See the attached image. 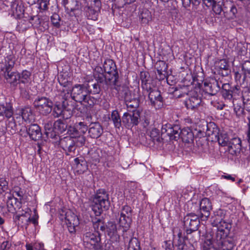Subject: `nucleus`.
I'll return each instance as SVG.
<instances>
[{"instance_id":"0e129e2a","label":"nucleus","mask_w":250,"mask_h":250,"mask_svg":"<svg viewBox=\"0 0 250 250\" xmlns=\"http://www.w3.org/2000/svg\"><path fill=\"white\" fill-rule=\"evenodd\" d=\"M173 236L174 237V240L175 241L178 238V243L177 244H179L181 243H185L184 238L182 236V233L181 231H179L177 233V234H176V231H174L173 232Z\"/></svg>"},{"instance_id":"cd10ccee","label":"nucleus","mask_w":250,"mask_h":250,"mask_svg":"<svg viewBox=\"0 0 250 250\" xmlns=\"http://www.w3.org/2000/svg\"><path fill=\"white\" fill-rule=\"evenodd\" d=\"M94 77L97 83H103L105 82L107 85H112L116 81H112V78L107 74L93 73Z\"/></svg>"},{"instance_id":"49530a36","label":"nucleus","mask_w":250,"mask_h":250,"mask_svg":"<svg viewBox=\"0 0 250 250\" xmlns=\"http://www.w3.org/2000/svg\"><path fill=\"white\" fill-rule=\"evenodd\" d=\"M17 125L14 119L12 117L10 119H7V123L6 124L7 129H10L9 131L11 134H15L16 132Z\"/></svg>"},{"instance_id":"a878e982","label":"nucleus","mask_w":250,"mask_h":250,"mask_svg":"<svg viewBox=\"0 0 250 250\" xmlns=\"http://www.w3.org/2000/svg\"><path fill=\"white\" fill-rule=\"evenodd\" d=\"M52 115L54 118L62 117L64 119H67L70 117V113L69 115L65 116V113L67 112L62 105L60 104H56L52 109Z\"/></svg>"},{"instance_id":"69168bd1","label":"nucleus","mask_w":250,"mask_h":250,"mask_svg":"<svg viewBox=\"0 0 250 250\" xmlns=\"http://www.w3.org/2000/svg\"><path fill=\"white\" fill-rule=\"evenodd\" d=\"M211 7H212V10L214 14L216 15H221V12H222V8L220 4H217L216 2Z\"/></svg>"},{"instance_id":"603ef678","label":"nucleus","mask_w":250,"mask_h":250,"mask_svg":"<svg viewBox=\"0 0 250 250\" xmlns=\"http://www.w3.org/2000/svg\"><path fill=\"white\" fill-rule=\"evenodd\" d=\"M215 248H217V250H231L232 244L227 240L223 241L220 245H216Z\"/></svg>"},{"instance_id":"20e7f679","label":"nucleus","mask_w":250,"mask_h":250,"mask_svg":"<svg viewBox=\"0 0 250 250\" xmlns=\"http://www.w3.org/2000/svg\"><path fill=\"white\" fill-rule=\"evenodd\" d=\"M33 105L41 114L46 116L51 112L53 103L46 97L38 96L35 99Z\"/></svg>"},{"instance_id":"aec40b11","label":"nucleus","mask_w":250,"mask_h":250,"mask_svg":"<svg viewBox=\"0 0 250 250\" xmlns=\"http://www.w3.org/2000/svg\"><path fill=\"white\" fill-rule=\"evenodd\" d=\"M103 133L102 126L98 122L91 123L89 125L88 134L92 138H98Z\"/></svg>"},{"instance_id":"39448f33","label":"nucleus","mask_w":250,"mask_h":250,"mask_svg":"<svg viewBox=\"0 0 250 250\" xmlns=\"http://www.w3.org/2000/svg\"><path fill=\"white\" fill-rule=\"evenodd\" d=\"M60 219L64 221L67 226L68 230L70 233L75 232V227L79 224L78 217L70 210H62L60 212Z\"/></svg>"},{"instance_id":"4d7b16f0","label":"nucleus","mask_w":250,"mask_h":250,"mask_svg":"<svg viewBox=\"0 0 250 250\" xmlns=\"http://www.w3.org/2000/svg\"><path fill=\"white\" fill-rule=\"evenodd\" d=\"M160 135L159 129L156 128H152L149 132V136L153 141H159Z\"/></svg>"},{"instance_id":"a19ab883","label":"nucleus","mask_w":250,"mask_h":250,"mask_svg":"<svg viewBox=\"0 0 250 250\" xmlns=\"http://www.w3.org/2000/svg\"><path fill=\"white\" fill-rule=\"evenodd\" d=\"M106 227L107 234L110 237L116 235L119 231L118 228H117L116 225L113 222H108Z\"/></svg>"},{"instance_id":"dca6fc26","label":"nucleus","mask_w":250,"mask_h":250,"mask_svg":"<svg viewBox=\"0 0 250 250\" xmlns=\"http://www.w3.org/2000/svg\"><path fill=\"white\" fill-rule=\"evenodd\" d=\"M34 18H36L39 22H40L39 17H18L17 28L20 31L26 30L30 26L35 24V23L33 22Z\"/></svg>"},{"instance_id":"ddd939ff","label":"nucleus","mask_w":250,"mask_h":250,"mask_svg":"<svg viewBox=\"0 0 250 250\" xmlns=\"http://www.w3.org/2000/svg\"><path fill=\"white\" fill-rule=\"evenodd\" d=\"M150 105L156 109H161L164 105L163 98L158 90L151 91L148 94Z\"/></svg>"},{"instance_id":"774afa93","label":"nucleus","mask_w":250,"mask_h":250,"mask_svg":"<svg viewBox=\"0 0 250 250\" xmlns=\"http://www.w3.org/2000/svg\"><path fill=\"white\" fill-rule=\"evenodd\" d=\"M178 250H191V245L190 244H186L185 243L176 244Z\"/></svg>"},{"instance_id":"c85d7f7f","label":"nucleus","mask_w":250,"mask_h":250,"mask_svg":"<svg viewBox=\"0 0 250 250\" xmlns=\"http://www.w3.org/2000/svg\"><path fill=\"white\" fill-rule=\"evenodd\" d=\"M132 220V217L120 216L118 221V230L121 229H128L130 228Z\"/></svg>"},{"instance_id":"a211bd4d","label":"nucleus","mask_w":250,"mask_h":250,"mask_svg":"<svg viewBox=\"0 0 250 250\" xmlns=\"http://www.w3.org/2000/svg\"><path fill=\"white\" fill-rule=\"evenodd\" d=\"M26 131L30 139L34 141L40 140L42 136L40 127L37 124H32L27 126Z\"/></svg>"},{"instance_id":"2eb2a0df","label":"nucleus","mask_w":250,"mask_h":250,"mask_svg":"<svg viewBox=\"0 0 250 250\" xmlns=\"http://www.w3.org/2000/svg\"><path fill=\"white\" fill-rule=\"evenodd\" d=\"M226 211L223 209H218L214 212L213 215L211 216V222L213 227H220L223 226L224 223L229 224L225 220Z\"/></svg>"},{"instance_id":"3c124183","label":"nucleus","mask_w":250,"mask_h":250,"mask_svg":"<svg viewBox=\"0 0 250 250\" xmlns=\"http://www.w3.org/2000/svg\"><path fill=\"white\" fill-rule=\"evenodd\" d=\"M242 69L244 75L243 80H244L246 77H250V61H245L242 64Z\"/></svg>"},{"instance_id":"5fc2aeb1","label":"nucleus","mask_w":250,"mask_h":250,"mask_svg":"<svg viewBox=\"0 0 250 250\" xmlns=\"http://www.w3.org/2000/svg\"><path fill=\"white\" fill-rule=\"evenodd\" d=\"M241 141L239 138H234L230 141H229L228 146L232 149L234 148L236 149L240 148L241 145Z\"/></svg>"},{"instance_id":"412c9836","label":"nucleus","mask_w":250,"mask_h":250,"mask_svg":"<svg viewBox=\"0 0 250 250\" xmlns=\"http://www.w3.org/2000/svg\"><path fill=\"white\" fill-rule=\"evenodd\" d=\"M4 77L7 82L13 86H16L19 83V72L12 71V69H5Z\"/></svg>"},{"instance_id":"6e6d98bb","label":"nucleus","mask_w":250,"mask_h":250,"mask_svg":"<svg viewBox=\"0 0 250 250\" xmlns=\"http://www.w3.org/2000/svg\"><path fill=\"white\" fill-rule=\"evenodd\" d=\"M247 120L244 121L246 123L245 134L246 135V140L250 145V114L247 117Z\"/></svg>"},{"instance_id":"13d9d810","label":"nucleus","mask_w":250,"mask_h":250,"mask_svg":"<svg viewBox=\"0 0 250 250\" xmlns=\"http://www.w3.org/2000/svg\"><path fill=\"white\" fill-rule=\"evenodd\" d=\"M76 128L80 134H84L87 130V127L83 122H80L76 125Z\"/></svg>"},{"instance_id":"6e6552de","label":"nucleus","mask_w":250,"mask_h":250,"mask_svg":"<svg viewBox=\"0 0 250 250\" xmlns=\"http://www.w3.org/2000/svg\"><path fill=\"white\" fill-rule=\"evenodd\" d=\"M140 120V112L136 109L131 113L125 112L122 117V123L127 128L138 125Z\"/></svg>"},{"instance_id":"f8f14e48","label":"nucleus","mask_w":250,"mask_h":250,"mask_svg":"<svg viewBox=\"0 0 250 250\" xmlns=\"http://www.w3.org/2000/svg\"><path fill=\"white\" fill-rule=\"evenodd\" d=\"M103 66L104 72L106 73L107 75H110L112 78V81H117L118 80V72L116 65L113 60L109 59H105Z\"/></svg>"},{"instance_id":"37998d69","label":"nucleus","mask_w":250,"mask_h":250,"mask_svg":"<svg viewBox=\"0 0 250 250\" xmlns=\"http://www.w3.org/2000/svg\"><path fill=\"white\" fill-rule=\"evenodd\" d=\"M125 104L128 108L136 109L139 106L140 100L139 98L135 97L134 95H132L130 100L126 101Z\"/></svg>"},{"instance_id":"e2e57ef3","label":"nucleus","mask_w":250,"mask_h":250,"mask_svg":"<svg viewBox=\"0 0 250 250\" xmlns=\"http://www.w3.org/2000/svg\"><path fill=\"white\" fill-rule=\"evenodd\" d=\"M61 96L65 101L68 100L69 98H71V90L63 89L61 92Z\"/></svg>"},{"instance_id":"f03ea898","label":"nucleus","mask_w":250,"mask_h":250,"mask_svg":"<svg viewBox=\"0 0 250 250\" xmlns=\"http://www.w3.org/2000/svg\"><path fill=\"white\" fill-rule=\"evenodd\" d=\"M216 227L217 229L215 235L212 236L211 239L205 240L202 245V250H217L215 246L220 245L223 241L227 240L226 237L229 233L231 225L224 223L223 226Z\"/></svg>"},{"instance_id":"423d86ee","label":"nucleus","mask_w":250,"mask_h":250,"mask_svg":"<svg viewBox=\"0 0 250 250\" xmlns=\"http://www.w3.org/2000/svg\"><path fill=\"white\" fill-rule=\"evenodd\" d=\"M199 216V215H197L194 213H191L184 217L183 219L184 225L187 228L186 232L188 234L198 229L200 224Z\"/></svg>"},{"instance_id":"c9c22d12","label":"nucleus","mask_w":250,"mask_h":250,"mask_svg":"<svg viewBox=\"0 0 250 250\" xmlns=\"http://www.w3.org/2000/svg\"><path fill=\"white\" fill-rule=\"evenodd\" d=\"M45 133L47 137L54 138L56 136L54 126L51 122H48L44 124Z\"/></svg>"},{"instance_id":"473e14b6","label":"nucleus","mask_w":250,"mask_h":250,"mask_svg":"<svg viewBox=\"0 0 250 250\" xmlns=\"http://www.w3.org/2000/svg\"><path fill=\"white\" fill-rule=\"evenodd\" d=\"M215 139L216 140L219 145L224 146H227L229 143L228 135L224 132H219L215 135Z\"/></svg>"},{"instance_id":"4468645a","label":"nucleus","mask_w":250,"mask_h":250,"mask_svg":"<svg viewBox=\"0 0 250 250\" xmlns=\"http://www.w3.org/2000/svg\"><path fill=\"white\" fill-rule=\"evenodd\" d=\"M212 205L210 200L207 198L201 200L200 203V217L203 220H207L210 215Z\"/></svg>"},{"instance_id":"8fccbe9b","label":"nucleus","mask_w":250,"mask_h":250,"mask_svg":"<svg viewBox=\"0 0 250 250\" xmlns=\"http://www.w3.org/2000/svg\"><path fill=\"white\" fill-rule=\"evenodd\" d=\"M120 216L132 217V209L128 205L124 206L121 209Z\"/></svg>"},{"instance_id":"c03bdc74","label":"nucleus","mask_w":250,"mask_h":250,"mask_svg":"<svg viewBox=\"0 0 250 250\" xmlns=\"http://www.w3.org/2000/svg\"><path fill=\"white\" fill-rule=\"evenodd\" d=\"M12 16H22L24 15V7L21 4H13L12 7Z\"/></svg>"},{"instance_id":"c756f323","label":"nucleus","mask_w":250,"mask_h":250,"mask_svg":"<svg viewBox=\"0 0 250 250\" xmlns=\"http://www.w3.org/2000/svg\"><path fill=\"white\" fill-rule=\"evenodd\" d=\"M242 100H238L233 99L232 103L234 107V111L237 116H241L244 114L245 108L243 105V103Z\"/></svg>"},{"instance_id":"1a4fd4ad","label":"nucleus","mask_w":250,"mask_h":250,"mask_svg":"<svg viewBox=\"0 0 250 250\" xmlns=\"http://www.w3.org/2000/svg\"><path fill=\"white\" fill-rule=\"evenodd\" d=\"M84 242L90 243L95 250H102L101 235L99 231L87 232L83 237Z\"/></svg>"},{"instance_id":"b1692460","label":"nucleus","mask_w":250,"mask_h":250,"mask_svg":"<svg viewBox=\"0 0 250 250\" xmlns=\"http://www.w3.org/2000/svg\"><path fill=\"white\" fill-rule=\"evenodd\" d=\"M201 102V98L195 93L186 101L185 105L187 108L195 110L200 105Z\"/></svg>"},{"instance_id":"338daca9","label":"nucleus","mask_w":250,"mask_h":250,"mask_svg":"<svg viewBox=\"0 0 250 250\" xmlns=\"http://www.w3.org/2000/svg\"><path fill=\"white\" fill-rule=\"evenodd\" d=\"M221 93L223 97L225 100H228L229 101H231L233 100V99H235V98H232V93L231 90L229 91H221Z\"/></svg>"},{"instance_id":"4be33fe9","label":"nucleus","mask_w":250,"mask_h":250,"mask_svg":"<svg viewBox=\"0 0 250 250\" xmlns=\"http://www.w3.org/2000/svg\"><path fill=\"white\" fill-rule=\"evenodd\" d=\"M156 77L159 80H164L167 74V65L163 61H159L156 64Z\"/></svg>"},{"instance_id":"4c0bfd02","label":"nucleus","mask_w":250,"mask_h":250,"mask_svg":"<svg viewBox=\"0 0 250 250\" xmlns=\"http://www.w3.org/2000/svg\"><path fill=\"white\" fill-rule=\"evenodd\" d=\"M111 119L114 124V126L117 128L120 129L122 125V119H121L118 111L115 110L112 112Z\"/></svg>"},{"instance_id":"7c9ffc66","label":"nucleus","mask_w":250,"mask_h":250,"mask_svg":"<svg viewBox=\"0 0 250 250\" xmlns=\"http://www.w3.org/2000/svg\"><path fill=\"white\" fill-rule=\"evenodd\" d=\"M125 250H141L140 241L136 237L133 238L125 244Z\"/></svg>"},{"instance_id":"864d4df0","label":"nucleus","mask_w":250,"mask_h":250,"mask_svg":"<svg viewBox=\"0 0 250 250\" xmlns=\"http://www.w3.org/2000/svg\"><path fill=\"white\" fill-rule=\"evenodd\" d=\"M58 80L60 85L64 87H66L68 85L71 84V83L68 80V78L67 76L60 75L58 77Z\"/></svg>"},{"instance_id":"680f3d73","label":"nucleus","mask_w":250,"mask_h":250,"mask_svg":"<svg viewBox=\"0 0 250 250\" xmlns=\"http://www.w3.org/2000/svg\"><path fill=\"white\" fill-rule=\"evenodd\" d=\"M73 139H75V142L76 143V147H77L80 146H83L84 144L85 139L84 137L81 134L78 137H73Z\"/></svg>"},{"instance_id":"ea45409f","label":"nucleus","mask_w":250,"mask_h":250,"mask_svg":"<svg viewBox=\"0 0 250 250\" xmlns=\"http://www.w3.org/2000/svg\"><path fill=\"white\" fill-rule=\"evenodd\" d=\"M104 158V164L108 167H112L117 162L116 158L113 155L112 153L108 152L106 154L103 155Z\"/></svg>"},{"instance_id":"052dcab7","label":"nucleus","mask_w":250,"mask_h":250,"mask_svg":"<svg viewBox=\"0 0 250 250\" xmlns=\"http://www.w3.org/2000/svg\"><path fill=\"white\" fill-rule=\"evenodd\" d=\"M50 0H47L46 2L44 0H39L37 3L39 5V8L40 10L45 11L48 8V5L49 4Z\"/></svg>"},{"instance_id":"bf43d9fd","label":"nucleus","mask_w":250,"mask_h":250,"mask_svg":"<svg viewBox=\"0 0 250 250\" xmlns=\"http://www.w3.org/2000/svg\"><path fill=\"white\" fill-rule=\"evenodd\" d=\"M92 86V89H89L88 93H89L94 95L99 94L101 91V88L98 83H95Z\"/></svg>"},{"instance_id":"5701e85b","label":"nucleus","mask_w":250,"mask_h":250,"mask_svg":"<svg viewBox=\"0 0 250 250\" xmlns=\"http://www.w3.org/2000/svg\"><path fill=\"white\" fill-rule=\"evenodd\" d=\"M13 115V108L10 103L0 104V117L10 119Z\"/></svg>"},{"instance_id":"0eeeda50","label":"nucleus","mask_w":250,"mask_h":250,"mask_svg":"<svg viewBox=\"0 0 250 250\" xmlns=\"http://www.w3.org/2000/svg\"><path fill=\"white\" fill-rule=\"evenodd\" d=\"M89 85L75 84L71 89V98L77 102L82 103L89 91Z\"/></svg>"},{"instance_id":"7ed1b4c3","label":"nucleus","mask_w":250,"mask_h":250,"mask_svg":"<svg viewBox=\"0 0 250 250\" xmlns=\"http://www.w3.org/2000/svg\"><path fill=\"white\" fill-rule=\"evenodd\" d=\"M110 206L108 195L103 190H99L94 196L91 207L96 216H100L103 210H107Z\"/></svg>"},{"instance_id":"de8ad7c7","label":"nucleus","mask_w":250,"mask_h":250,"mask_svg":"<svg viewBox=\"0 0 250 250\" xmlns=\"http://www.w3.org/2000/svg\"><path fill=\"white\" fill-rule=\"evenodd\" d=\"M15 63V57L13 55L7 56L5 58V69H12Z\"/></svg>"},{"instance_id":"f257e3e1","label":"nucleus","mask_w":250,"mask_h":250,"mask_svg":"<svg viewBox=\"0 0 250 250\" xmlns=\"http://www.w3.org/2000/svg\"><path fill=\"white\" fill-rule=\"evenodd\" d=\"M166 133L170 140H177L181 138L183 142L190 143L193 140V133L189 127H184L181 129L178 125L166 124L162 125L161 135Z\"/></svg>"},{"instance_id":"58836bf2","label":"nucleus","mask_w":250,"mask_h":250,"mask_svg":"<svg viewBox=\"0 0 250 250\" xmlns=\"http://www.w3.org/2000/svg\"><path fill=\"white\" fill-rule=\"evenodd\" d=\"M122 231V236L123 237L124 244L128 242L132 238H134L133 236L134 232L130 228L128 229H121Z\"/></svg>"},{"instance_id":"bb28decb","label":"nucleus","mask_w":250,"mask_h":250,"mask_svg":"<svg viewBox=\"0 0 250 250\" xmlns=\"http://www.w3.org/2000/svg\"><path fill=\"white\" fill-rule=\"evenodd\" d=\"M205 90L209 95H215L220 89V83L218 81L213 83H204Z\"/></svg>"},{"instance_id":"72a5a7b5","label":"nucleus","mask_w":250,"mask_h":250,"mask_svg":"<svg viewBox=\"0 0 250 250\" xmlns=\"http://www.w3.org/2000/svg\"><path fill=\"white\" fill-rule=\"evenodd\" d=\"M31 76V72L27 70H22L21 73L19 72V83L27 84L30 81Z\"/></svg>"},{"instance_id":"9d476101","label":"nucleus","mask_w":250,"mask_h":250,"mask_svg":"<svg viewBox=\"0 0 250 250\" xmlns=\"http://www.w3.org/2000/svg\"><path fill=\"white\" fill-rule=\"evenodd\" d=\"M75 140L73 137L68 136L60 140L59 145L67 155H69L71 153L75 152L76 149Z\"/></svg>"},{"instance_id":"79ce46f5","label":"nucleus","mask_w":250,"mask_h":250,"mask_svg":"<svg viewBox=\"0 0 250 250\" xmlns=\"http://www.w3.org/2000/svg\"><path fill=\"white\" fill-rule=\"evenodd\" d=\"M172 89H173L172 91V93L174 96L177 97V98H181L182 97H184L185 95H187V90L186 87H172Z\"/></svg>"},{"instance_id":"a18cd8bd","label":"nucleus","mask_w":250,"mask_h":250,"mask_svg":"<svg viewBox=\"0 0 250 250\" xmlns=\"http://www.w3.org/2000/svg\"><path fill=\"white\" fill-rule=\"evenodd\" d=\"M8 181L4 176H0V195L8 190Z\"/></svg>"},{"instance_id":"393cba45","label":"nucleus","mask_w":250,"mask_h":250,"mask_svg":"<svg viewBox=\"0 0 250 250\" xmlns=\"http://www.w3.org/2000/svg\"><path fill=\"white\" fill-rule=\"evenodd\" d=\"M90 2V6H88L86 8V12L89 16L98 15L101 7V0H91Z\"/></svg>"},{"instance_id":"f704fd0d","label":"nucleus","mask_w":250,"mask_h":250,"mask_svg":"<svg viewBox=\"0 0 250 250\" xmlns=\"http://www.w3.org/2000/svg\"><path fill=\"white\" fill-rule=\"evenodd\" d=\"M53 126H54L56 136L57 134L63 133L67 128V125L60 120L55 121L53 124Z\"/></svg>"},{"instance_id":"9b49d317","label":"nucleus","mask_w":250,"mask_h":250,"mask_svg":"<svg viewBox=\"0 0 250 250\" xmlns=\"http://www.w3.org/2000/svg\"><path fill=\"white\" fill-rule=\"evenodd\" d=\"M118 80L113 84V88L117 91L118 97L119 100H124L125 102L130 100L132 95L128 86L125 84H118Z\"/></svg>"},{"instance_id":"e433bc0d","label":"nucleus","mask_w":250,"mask_h":250,"mask_svg":"<svg viewBox=\"0 0 250 250\" xmlns=\"http://www.w3.org/2000/svg\"><path fill=\"white\" fill-rule=\"evenodd\" d=\"M20 113L25 122H30L33 120V113L30 108L25 107L22 108Z\"/></svg>"},{"instance_id":"09e8293b","label":"nucleus","mask_w":250,"mask_h":250,"mask_svg":"<svg viewBox=\"0 0 250 250\" xmlns=\"http://www.w3.org/2000/svg\"><path fill=\"white\" fill-rule=\"evenodd\" d=\"M17 199L14 197H9L7 201V207L9 212L14 213L16 211V208L13 204L16 203Z\"/></svg>"},{"instance_id":"6ab92c4d","label":"nucleus","mask_w":250,"mask_h":250,"mask_svg":"<svg viewBox=\"0 0 250 250\" xmlns=\"http://www.w3.org/2000/svg\"><path fill=\"white\" fill-rule=\"evenodd\" d=\"M229 65L225 60H220L215 62V68L217 73L222 77L227 76L230 73Z\"/></svg>"},{"instance_id":"2f4dec72","label":"nucleus","mask_w":250,"mask_h":250,"mask_svg":"<svg viewBox=\"0 0 250 250\" xmlns=\"http://www.w3.org/2000/svg\"><path fill=\"white\" fill-rule=\"evenodd\" d=\"M100 102V98L98 96L94 97L90 95V93H88L86 94L84 100L82 101L85 106L92 107L95 104H98Z\"/></svg>"},{"instance_id":"f3484780","label":"nucleus","mask_w":250,"mask_h":250,"mask_svg":"<svg viewBox=\"0 0 250 250\" xmlns=\"http://www.w3.org/2000/svg\"><path fill=\"white\" fill-rule=\"evenodd\" d=\"M62 4L67 14H70L71 12H73L75 16L80 14V10L76 0H62Z\"/></svg>"}]
</instances>
